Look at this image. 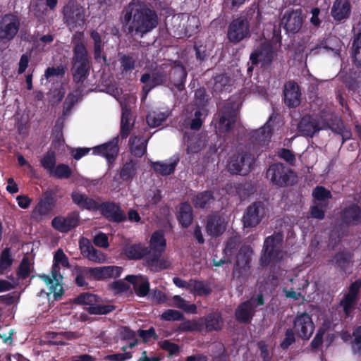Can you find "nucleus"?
<instances>
[{"mask_svg": "<svg viewBox=\"0 0 361 361\" xmlns=\"http://www.w3.org/2000/svg\"><path fill=\"white\" fill-rule=\"evenodd\" d=\"M187 76L188 72L183 65L175 66L168 73V80L171 85L167 87L171 91L176 89L178 92H182L185 90Z\"/></svg>", "mask_w": 361, "mask_h": 361, "instance_id": "nucleus-22", "label": "nucleus"}, {"mask_svg": "<svg viewBox=\"0 0 361 361\" xmlns=\"http://www.w3.org/2000/svg\"><path fill=\"white\" fill-rule=\"evenodd\" d=\"M122 108V114L121 118V130H120V136L122 140L126 139L133 126V123L130 124L131 119V110L130 106L126 104H121Z\"/></svg>", "mask_w": 361, "mask_h": 361, "instance_id": "nucleus-38", "label": "nucleus"}, {"mask_svg": "<svg viewBox=\"0 0 361 361\" xmlns=\"http://www.w3.org/2000/svg\"><path fill=\"white\" fill-rule=\"evenodd\" d=\"M332 264L341 272L350 274L354 264V253L348 250L337 252L333 256Z\"/></svg>", "mask_w": 361, "mask_h": 361, "instance_id": "nucleus-23", "label": "nucleus"}, {"mask_svg": "<svg viewBox=\"0 0 361 361\" xmlns=\"http://www.w3.org/2000/svg\"><path fill=\"white\" fill-rule=\"evenodd\" d=\"M58 188L47 189L43 192L31 213V218L37 222L41 221L55 209L57 204Z\"/></svg>", "mask_w": 361, "mask_h": 361, "instance_id": "nucleus-7", "label": "nucleus"}, {"mask_svg": "<svg viewBox=\"0 0 361 361\" xmlns=\"http://www.w3.org/2000/svg\"><path fill=\"white\" fill-rule=\"evenodd\" d=\"M179 161L178 156H173L165 161L152 162L151 166L157 173L164 176H169L174 173Z\"/></svg>", "mask_w": 361, "mask_h": 361, "instance_id": "nucleus-34", "label": "nucleus"}, {"mask_svg": "<svg viewBox=\"0 0 361 361\" xmlns=\"http://www.w3.org/2000/svg\"><path fill=\"white\" fill-rule=\"evenodd\" d=\"M80 249L82 254L85 256L88 259L95 262H100L102 258V252L95 249L92 245L87 242V245H82L80 244Z\"/></svg>", "mask_w": 361, "mask_h": 361, "instance_id": "nucleus-47", "label": "nucleus"}, {"mask_svg": "<svg viewBox=\"0 0 361 361\" xmlns=\"http://www.w3.org/2000/svg\"><path fill=\"white\" fill-rule=\"evenodd\" d=\"M159 345L162 350L167 351L170 355H177L180 350L179 345L169 340L161 341Z\"/></svg>", "mask_w": 361, "mask_h": 361, "instance_id": "nucleus-60", "label": "nucleus"}, {"mask_svg": "<svg viewBox=\"0 0 361 361\" xmlns=\"http://www.w3.org/2000/svg\"><path fill=\"white\" fill-rule=\"evenodd\" d=\"M120 20L126 35L142 38L158 26L159 19L150 4L140 2L131 9L123 10Z\"/></svg>", "mask_w": 361, "mask_h": 361, "instance_id": "nucleus-1", "label": "nucleus"}, {"mask_svg": "<svg viewBox=\"0 0 361 361\" xmlns=\"http://www.w3.org/2000/svg\"><path fill=\"white\" fill-rule=\"evenodd\" d=\"M79 218L75 214L71 213L66 216H56L51 220L52 227L61 232L68 233L78 225Z\"/></svg>", "mask_w": 361, "mask_h": 361, "instance_id": "nucleus-25", "label": "nucleus"}, {"mask_svg": "<svg viewBox=\"0 0 361 361\" xmlns=\"http://www.w3.org/2000/svg\"><path fill=\"white\" fill-rule=\"evenodd\" d=\"M266 177L273 185L281 188L295 185L298 178L291 169L281 163L271 164L267 170Z\"/></svg>", "mask_w": 361, "mask_h": 361, "instance_id": "nucleus-6", "label": "nucleus"}, {"mask_svg": "<svg viewBox=\"0 0 361 361\" xmlns=\"http://www.w3.org/2000/svg\"><path fill=\"white\" fill-rule=\"evenodd\" d=\"M99 207L102 216L110 222L120 224L127 220L125 212L118 203L106 201L100 202Z\"/></svg>", "mask_w": 361, "mask_h": 361, "instance_id": "nucleus-16", "label": "nucleus"}, {"mask_svg": "<svg viewBox=\"0 0 361 361\" xmlns=\"http://www.w3.org/2000/svg\"><path fill=\"white\" fill-rule=\"evenodd\" d=\"M122 268L117 266L93 267L94 280L102 281L111 278L119 277Z\"/></svg>", "mask_w": 361, "mask_h": 361, "instance_id": "nucleus-35", "label": "nucleus"}, {"mask_svg": "<svg viewBox=\"0 0 361 361\" xmlns=\"http://www.w3.org/2000/svg\"><path fill=\"white\" fill-rule=\"evenodd\" d=\"M283 235L274 233L265 238L263 246V255L260 258L261 264L268 266L271 262H278L281 258V245Z\"/></svg>", "mask_w": 361, "mask_h": 361, "instance_id": "nucleus-8", "label": "nucleus"}, {"mask_svg": "<svg viewBox=\"0 0 361 361\" xmlns=\"http://www.w3.org/2000/svg\"><path fill=\"white\" fill-rule=\"evenodd\" d=\"M284 28L288 32L297 33L303 23L302 11L300 8L285 13L283 18Z\"/></svg>", "mask_w": 361, "mask_h": 361, "instance_id": "nucleus-26", "label": "nucleus"}, {"mask_svg": "<svg viewBox=\"0 0 361 361\" xmlns=\"http://www.w3.org/2000/svg\"><path fill=\"white\" fill-rule=\"evenodd\" d=\"M241 243L240 236H231L226 242L225 248L224 250V253L226 255L232 256L238 251Z\"/></svg>", "mask_w": 361, "mask_h": 361, "instance_id": "nucleus-52", "label": "nucleus"}, {"mask_svg": "<svg viewBox=\"0 0 361 361\" xmlns=\"http://www.w3.org/2000/svg\"><path fill=\"white\" fill-rule=\"evenodd\" d=\"M123 252L129 259L138 260L150 254V248L141 243L132 244L126 245Z\"/></svg>", "mask_w": 361, "mask_h": 361, "instance_id": "nucleus-37", "label": "nucleus"}, {"mask_svg": "<svg viewBox=\"0 0 361 361\" xmlns=\"http://www.w3.org/2000/svg\"><path fill=\"white\" fill-rule=\"evenodd\" d=\"M63 20L71 30L81 27L85 23V10L75 0H69L63 9Z\"/></svg>", "mask_w": 361, "mask_h": 361, "instance_id": "nucleus-12", "label": "nucleus"}, {"mask_svg": "<svg viewBox=\"0 0 361 361\" xmlns=\"http://www.w3.org/2000/svg\"><path fill=\"white\" fill-rule=\"evenodd\" d=\"M252 248L248 245H243L236 255L235 264L233 267V276L240 281H245L250 275Z\"/></svg>", "mask_w": 361, "mask_h": 361, "instance_id": "nucleus-9", "label": "nucleus"}, {"mask_svg": "<svg viewBox=\"0 0 361 361\" xmlns=\"http://www.w3.org/2000/svg\"><path fill=\"white\" fill-rule=\"evenodd\" d=\"M56 153L53 150H49L46 152L40 161L41 166L50 174L53 173L54 169L56 167Z\"/></svg>", "mask_w": 361, "mask_h": 361, "instance_id": "nucleus-49", "label": "nucleus"}, {"mask_svg": "<svg viewBox=\"0 0 361 361\" xmlns=\"http://www.w3.org/2000/svg\"><path fill=\"white\" fill-rule=\"evenodd\" d=\"M301 93L298 85L289 82L284 88V102L289 107H296L300 104Z\"/></svg>", "mask_w": 361, "mask_h": 361, "instance_id": "nucleus-31", "label": "nucleus"}, {"mask_svg": "<svg viewBox=\"0 0 361 361\" xmlns=\"http://www.w3.org/2000/svg\"><path fill=\"white\" fill-rule=\"evenodd\" d=\"M122 74L130 73L135 68L136 59L129 54H122L118 59Z\"/></svg>", "mask_w": 361, "mask_h": 361, "instance_id": "nucleus-42", "label": "nucleus"}, {"mask_svg": "<svg viewBox=\"0 0 361 361\" xmlns=\"http://www.w3.org/2000/svg\"><path fill=\"white\" fill-rule=\"evenodd\" d=\"M353 339L351 341L352 351L355 355H361V326H357L353 331Z\"/></svg>", "mask_w": 361, "mask_h": 361, "instance_id": "nucleus-53", "label": "nucleus"}, {"mask_svg": "<svg viewBox=\"0 0 361 361\" xmlns=\"http://www.w3.org/2000/svg\"><path fill=\"white\" fill-rule=\"evenodd\" d=\"M250 37V24L247 18L239 17L231 22L227 30V38L231 43L236 44Z\"/></svg>", "mask_w": 361, "mask_h": 361, "instance_id": "nucleus-14", "label": "nucleus"}, {"mask_svg": "<svg viewBox=\"0 0 361 361\" xmlns=\"http://www.w3.org/2000/svg\"><path fill=\"white\" fill-rule=\"evenodd\" d=\"M195 104L199 107H204L208 103V95L204 88H199L195 92Z\"/></svg>", "mask_w": 361, "mask_h": 361, "instance_id": "nucleus-61", "label": "nucleus"}, {"mask_svg": "<svg viewBox=\"0 0 361 361\" xmlns=\"http://www.w3.org/2000/svg\"><path fill=\"white\" fill-rule=\"evenodd\" d=\"M358 298L345 294L343 298L339 302V306L343 308V313L345 317L353 316L354 310L357 304Z\"/></svg>", "mask_w": 361, "mask_h": 361, "instance_id": "nucleus-41", "label": "nucleus"}, {"mask_svg": "<svg viewBox=\"0 0 361 361\" xmlns=\"http://www.w3.org/2000/svg\"><path fill=\"white\" fill-rule=\"evenodd\" d=\"M276 118V116L272 114L264 126L255 130L252 133L251 140L255 145L262 147L269 145L274 133L272 122Z\"/></svg>", "mask_w": 361, "mask_h": 361, "instance_id": "nucleus-19", "label": "nucleus"}, {"mask_svg": "<svg viewBox=\"0 0 361 361\" xmlns=\"http://www.w3.org/2000/svg\"><path fill=\"white\" fill-rule=\"evenodd\" d=\"M51 175H54L59 179H66L71 177L72 175V171L68 165L65 164H59L54 168V171Z\"/></svg>", "mask_w": 361, "mask_h": 361, "instance_id": "nucleus-54", "label": "nucleus"}, {"mask_svg": "<svg viewBox=\"0 0 361 361\" xmlns=\"http://www.w3.org/2000/svg\"><path fill=\"white\" fill-rule=\"evenodd\" d=\"M194 293L198 296L208 295L212 292L210 286L203 281L191 280Z\"/></svg>", "mask_w": 361, "mask_h": 361, "instance_id": "nucleus-51", "label": "nucleus"}, {"mask_svg": "<svg viewBox=\"0 0 361 361\" xmlns=\"http://www.w3.org/2000/svg\"><path fill=\"white\" fill-rule=\"evenodd\" d=\"M125 280L133 286L135 294L139 297H145L150 290V283L147 277L142 276L128 275Z\"/></svg>", "mask_w": 361, "mask_h": 361, "instance_id": "nucleus-29", "label": "nucleus"}, {"mask_svg": "<svg viewBox=\"0 0 361 361\" xmlns=\"http://www.w3.org/2000/svg\"><path fill=\"white\" fill-rule=\"evenodd\" d=\"M255 315L252 300L241 302L235 310V319L240 324H249Z\"/></svg>", "mask_w": 361, "mask_h": 361, "instance_id": "nucleus-27", "label": "nucleus"}, {"mask_svg": "<svg viewBox=\"0 0 361 361\" xmlns=\"http://www.w3.org/2000/svg\"><path fill=\"white\" fill-rule=\"evenodd\" d=\"M276 56V51L270 42H263L257 47L250 56V61L252 66H257L261 63V67L264 68H269L274 58Z\"/></svg>", "mask_w": 361, "mask_h": 361, "instance_id": "nucleus-11", "label": "nucleus"}, {"mask_svg": "<svg viewBox=\"0 0 361 361\" xmlns=\"http://www.w3.org/2000/svg\"><path fill=\"white\" fill-rule=\"evenodd\" d=\"M226 229L225 219L216 212L209 214L206 220V231L212 237H218Z\"/></svg>", "mask_w": 361, "mask_h": 361, "instance_id": "nucleus-24", "label": "nucleus"}, {"mask_svg": "<svg viewBox=\"0 0 361 361\" xmlns=\"http://www.w3.org/2000/svg\"><path fill=\"white\" fill-rule=\"evenodd\" d=\"M265 215L264 202L257 201L249 205L242 218L243 226L245 228H254L260 224Z\"/></svg>", "mask_w": 361, "mask_h": 361, "instance_id": "nucleus-15", "label": "nucleus"}, {"mask_svg": "<svg viewBox=\"0 0 361 361\" xmlns=\"http://www.w3.org/2000/svg\"><path fill=\"white\" fill-rule=\"evenodd\" d=\"M295 342V333L293 329L288 328L285 331V338L280 343V347L283 350H287L293 343Z\"/></svg>", "mask_w": 361, "mask_h": 361, "instance_id": "nucleus-59", "label": "nucleus"}, {"mask_svg": "<svg viewBox=\"0 0 361 361\" xmlns=\"http://www.w3.org/2000/svg\"><path fill=\"white\" fill-rule=\"evenodd\" d=\"M138 161L134 159H130L126 161L120 171V178L123 181L131 180L136 175Z\"/></svg>", "mask_w": 361, "mask_h": 361, "instance_id": "nucleus-40", "label": "nucleus"}, {"mask_svg": "<svg viewBox=\"0 0 361 361\" xmlns=\"http://www.w3.org/2000/svg\"><path fill=\"white\" fill-rule=\"evenodd\" d=\"M200 322L203 323L207 332L221 331L224 325V319L220 312H212L201 317Z\"/></svg>", "mask_w": 361, "mask_h": 361, "instance_id": "nucleus-32", "label": "nucleus"}, {"mask_svg": "<svg viewBox=\"0 0 361 361\" xmlns=\"http://www.w3.org/2000/svg\"><path fill=\"white\" fill-rule=\"evenodd\" d=\"M312 195L319 201H323L331 197V192L323 186H317L314 189Z\"/></svg>", "mask_w": 361, "mask_h": 361, "instance_id": "nucleus-64", "label": "nucleus"}, {"mask_svg": "<svg viewBox=\"0 0 361 361\" xmlns=\"http://www.w3.org/2000/svg\"><path fill=\"white\" fill-rule=\"evenodd\" d=\"M118 136H116L109 142L94 147L92 148L93 154L104 157L109 164H112L118 155Z\"/></svg>", "mask_w": 361, "mask_h": 361, "instance_id": "nucleus-20", "label": "nucleus"}, {"mask_svg": "<svg viewBox=\"0 0 361 361\" xmlns=\"http://www.w3.org/2000/svg\"><path fill=\"white\" fill-rule=\"evenodd\" d=\"M351 5L349 0H335L331 9V16L334 20L341 22L349 18Z\"/></svg>", "mask_w": 361, "mask_h": 361, "instance_id": "nucleus-28", "label": "nucleus"}, {"mask_svg": "<svg viewBox=\"0 0 361 361\" xmlns=\"http://www.w3.org/2000/svg\"><path fill=\"white\" fill-rule=\"evenodd\" d=\"M13 259L9 248L4 249L0 256V271L4 272L10 268Z\"/></svg>", "mask_w": 361, "mask_h": 361, "instance_id": "nucleus-55", "label": "nucleus"}, {"mask_svg": "<svg viewBox=\"0 0 361 361\" xmlns=\"http://www.w3.org/2000/svg\"><path fill=\"white\" fill-rule=\"evenodd\" d=\"M30 274V263L27 257H24L17 271L18 278L26 279Z\"/></svg>", "mask_w": 361, "mask_h": 361, "instance_id": "nucleus-56", "label": "nucleus"}, {"mask_svg": "<svg viewBox=\"0 0 361 361\" xmlns=\"http://www.w3.org/2000/svg\"><path fill=\"white\" fill-rule=\"evenodd\" d=\"M150 137L145 138L142 135H132L129 139L130 153L138 158L144 156L147 152V147Z\"/></svg>", "mask_w": 361, "mask_h": 361, "instance_id": "nucleus-33", "label": "nucleus"}, {"mask_svg": "<svg viewBox=\"0 0 361 361\" xmlns=\"http://www.w3.org/2000/svg\"><path fill=\"white\" fill-rule=\"evenodd\" d=\"M194 50L196 59L200 62L205 61L209 56L206 45H204L200 41L195 42Z\"/></svg>", "mask_w": 361, "mask_h": 361, "instance_id": "nucleus-58", "label": "nucleus"}, {"mask_svg": "<svg viewBox=\"0 0 361 361\" xmlns=\"http://www.w3.org/2000/svg\"><path fill=\"white\" fill-rule=\"evenodd\" d=\"M137 335L142 338V342L146 343L150 338H153L154 340L158 338V336L154 327H150L147 330L139 329L137 331Z\"/></svg>", "mask_w": 361, "mask_h": 361, "instance_id": "nucleus-63", "label": "nucleus"}, {"mask_svg": "<svg viewBox=\"0 0 361 361\" xmlns=\"http://www.w3.org/2000/svg\"><path fill=\"white\" fill-rule=\"evenodd\" d=\"M166 245V239L161 231H154L150 239V250L157 251L158 250H164Z\"/></svg>", "mask_w": 361, "mask_h": 361, "instance_id": "nucleus-46", "label": "nucleus"}, {"mask_svg": "<svg viewBox=\"0 0 361 361\" xmlns=\"http://www.w3.org/2000/svg\"><path fill=\"white\" fill-rule=\"evenodd\" d=\"M215 201L214 192L204 190L197 192L192 199V204L197 209H208Z\"/></svg>", "mask_w": 361, "mask_h": 361, "instance_id": "nucleus-39", "label": "nucleus"}, {"mask_svg": "<svg viewBox=\"0 0 361 361\" xmlns=\"http://www.w3.org/2000/svg\"><path fill=\"white\" fill-rule=\"evenodd\" d=\"M239 107V103L233 97L218 106L216 128L219 133H229L234 128Z\"/></svg>", "mask_w": 361, "mask_h": 361, "instance_id": "nucleus-4", "label": "nucleus"}, {"mask_svg": "<svg viewBox=\"0 0 361 361\" xmlns=\"http://www.w3.org/2000/svg\"><path fill=\"white\" fill-rule=\"evenodd\" d=\"M90 36L93 41V55L96 61L100 62L102 59L106 62V56L103 54L104 42L102 41V35L95 30L90 32Z\"/></svg>", "mask_w": 361, "mask_h": 361, "instance_id": "nucleus-36", "label": "nucleus"}, {"mask_svg": "<svg viewBox=\"0 0 361 361\" xmlns=\"http://www.w3.org/2000/svg\"><path fill=\"white\" fill-rule=\"evenodd\" d=\"M169 114L166 112L152 111L148 113L146 116L147 125L151 128L160 126L168 118Z\"/></svg>", "mask_w": 361, "mask_h": 361, "instance_id": "nucleus-43", "label": "nucleus"}, {"mask_svg": "<svg viewBox=\"0 0 361 361\" xmlns=\"http://www.w3.org/2000/svg\"><path fill=\"white\" fill-rule=\"evenodd\" d=\"M115 310L113 305H100L97 303L92 307L85 308V310L90 314L103 315L107 314Z\"/></svg>", "mask_w": 361, "mask_h": 361, "instance_id": "nucleus-50", "label": "nucleus"}, {"mask_svg": "<svg viewBox=\"0 0 361 361\" xmlns=\"http://www.w3.org/2000/svg\"><path fill=\"white\" fill-rule=\"evenodd\" d=\"M203 329V323L200 319L186 320L180 323L178 330L181 332L201 331Z\"/></svg>", "mask_w": 361, "mask_h": 361, "instance_id": "nucleus-48", "label": "nucleus"}, {"mask_svg": "<svg viewBox=\"0 0 361 361\" xmlns=\"http://www.w3.org/2000/svg\"><path fill=\"white\" fill-rule=\"evenodd\" d=\"M293 328L302 340H309L314 333V324L311 316L307 312L298 314L293 320Z\"/></svg>", "mask_w": 361, "mask_h": 361, "instance_id": "nucleus-17", "label": "nucleus"}, {"mask_svg": "<svg viewBox=\"0 0 361 361\" xmlns=\"http://www.w3.org/2000/svg\"><path fill=\"white\" fill-rule=\"evenodd\" d=\"M21 25V17L17 12L0 16V46H8L17 36Z\"/></svg>", "mask_w": 361, "mask_h": 361, "instance_id": "nucleus-5", "label": "nucleus"}, {"mask_svg": "<svg viewBox=\"0 0 361 361\" xmlns=\"http://www.w3.org/2000/svg\"><path fill=\"white\" fill-rule=\"evenodd\" d=\"M90 68L91 59L85 44L81 39L74 42L71 69L73 82L83 83L89 75Z\"/></svg>", "mask_w": 361, "mask_h": 361, "instance_id": "nucleus-2", "label": "nucleus"}, {"mask_svg": "<svg viewBox=\"0 0 361 361\" xmlns=\"http://www.w3.org/2000/svg\"><path fill=\"white\" fill-rule=\"evenodd\" d=\"M176 218L180 225L184 228H188L194 219V214L192 206L188 202H183L177 207Z\"/></svg>", "mask_w": 361, "mask_h": 361, "instance_id": "nucleus-30", "label": "nucleus"}, {"mask_svg": "<svg viewBox=\"0 0 361 361\" xmlns=\"http://www.w3.org/2000/svg\"><path fill=\"white\" fill-rule=\"evenodd\" d=\"M231 87V79L225 74L216 75L214 77L213 90L215 92L228 91Z\"/></svg>", "mask_w": 361, "mask_h": 361, "instance_id": "nucleus-45", "label": "nucleus"}, {"mask_svg": "<svg viewBox=\"0 0 361 361\" xmlns=\"http://www.w3.org/2000/svg\"><path fill=\"white\" fill-rule=\"evenodd\" d=\"M328 127L329 122L322 116L305 115L300 119L298 129L302 135L312 137L316 133Z\"/></svg>", "mask_w": 361, "mask_h": 361, "instance_id": "nucleus-13", "label": "nucleus"}, {"mask_svg": "<svg viewBox=\"0 0 361 361\" xmlns=\"http://www.w3.org/2000/svg\"><path fill=\"white\" fill-rule=\"evenodd\" d=\"M140 82L143 83L142 88V99H145L149 92L158 86L170 87L168 73L164 70H155L152 73H145L141 75Z\"/></svg>", "mask_w": 361, "mask_h": 361, "instance_id": "nucleus-10", "label": "nucleus"}, {"mask_svg": "<svg viewBox=\"0 0 361 361\" xmlns=\"http://www.w3.org/2000/svg\"><path fill=\"white\" fill-rule=\"evenodd\" d=\"M71 197L73 203L82 210L94 212L99 209L100 202L98 200H100L101 197L99 196L97 198H93L81 190L76 189L72 191Z\"/></svg>", "mask_w": 361, "mask_h": 361, "instance_id": "nucleus-18", "label": "nucleus"}, {"mask_svg": "<svg viewBox=\"0 0 361 361\" xmlns=\"http://www.w3.org/2000/svg\"><path fill=\"white\" fill-rule=\"evenodd\" d=\"M257 159L254 153L240 148L228 157L226 169L232 175L247 176L254 170Z\"/></svg>", "mask_w": 361, "mask_h": 361, "instance_id": "nucleus-3", "label": "nucleus"}, {"mask_svg": "<svg viewBox=\"0 0 361 361\" xmlns=\"http://www.w3.org/2000/svg\"><path fill=\"white\" fill-rule=\"evenodd\" d=\"M161 319L164 321H183L184 316L178 310L169 309L161 314Z\"/></svg>", "mask_w": 361, "mask_h": 361, "instance_id": "nucleus-57", "label": "nucleus"}, {"mask_svg": "<svg viewBox=\"0 0 361 361\" xmlns=\"http://www.w3.org/2000/svg\"><path fill=\"white\" fill-rule=\"evenodd\" d=\"M340 218L343 225L357 226L361 224V207L357 203H351L345 206L340 214Z\"/></svg>", "mask_w": 361, "mask_h": 361, "instance_id": "nucleus-21", "label": "nucleus"}, {"mask_svg": "<svg viewBox=\"0 0 361 361\" xmlns=\"http://www.w3.org/2000/svg\"><path fill=\"white\" fill-rule=\"evenodd\" d=\"M175 301L182 302V305H177V307L180 309H182L187 313L195 314L197 313V306L195 304H190L183 298H182L179 295H176L174 297Z\"/></svg>", "mask_w": 361, "mask_h": 361, "instance_id": "nucleus-62", "label": "nucleus"}, {"mask_svg": "<svg viewBox=\"0 0 361 361\" xmlns=\"http://www.w3.org/2000/svg\"><path fill=\"white\" fill-rule=\"evenodd\" d=\"M101 301L100 297L90 293H82L73 300V302L78 305H85L92 307Z\"/></svg>", "mask_w": 361, "mask_h": 361, "instance_id": "nucleus-44", "label": "nucleus"}]
</instances>
